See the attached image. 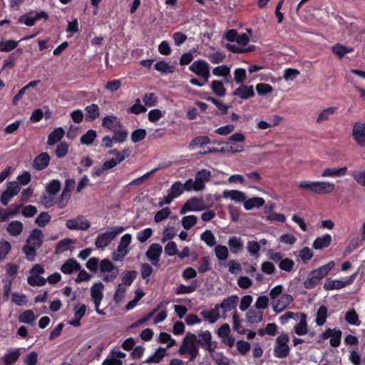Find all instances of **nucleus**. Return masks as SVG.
<instances>
[{"mask_svg": "<svg viewBox=\"0 0 365 365\" xmlns=\"http://www.w3.org/2000/svg\"><path fill=\"white\" fill-rule=\"evenodd\" d=\"M225 38L230 42L227 43L226 48L231 52L241 53L253 50V46L246 47L250 41V36L245 33L238 34L236 30L230 29L225 34Z\"/></svg>", "mask_w": 365, "mask_h": 365, "instance_id": "1", "label": "nucleus"}, {"mask_svg": "<svg viewBox=\"0 0 365 365\" xmlns=\"http://www.w3.org/2000/svg\"><path fill=\"white\" fill-rule=\"evenodd\" d=\"M283 286L278 284L274 287L269 294L273 311L277 314L284 311L294 300L292 295L283 293Z\"/></svg>", "mask_w": 365, "mask_h": 365, "instance_id": "2", "label": "nucleus"}, {"mask_svg": "<svg viewBox=\"0 0 365 365\" xmlns=\"http://www.w3.org/2000/svg\"><path fill=\"white\" fill-rule=\"evenodd\" d=\"M335 266L334 261H331L329 263L312 270L308 274L307 278L304 282V286L306 289H311L314 288Z\"/></svg>", "mask_w": 365, "mask_h": 365, "instance_id": "3", "label": "nucleus"}, {"mask_svg": "<svg viewBox=\"0 0 365 365\" xmlns=\"http://www.w3.org/2000/svg\"><path fill=\"white\" fill-rule=\"evenodd\" d=\"M124 231L122 226L109 227L105 232L100 234L95 241L97 248L103 249L107 247L112 240Z\"/></svg>", "mask_w": 365, "mask_h": 365, "instance_id": "4", "label": "nucleus"}, {"mask_svg": "<svg viewBox=\"0 0 365 365\" xmlns=\"http://www.w3.org/2000/svg\"><path fill=\"white\" fill-rule=\"evenodd\" d=\"M132 235L125 234L120 238L119 245L115 251L112 253V259L116 262H121L129 252V245L131 243Z\"/></svg>", "mask_w": 365, "mask_h": 365, "instance_id": "5", "label": "nucleus"}, {"mask_svg": "<svg viewBox=\"0 0 365 365\" xmlns=\"http://www.w3.org/2000/svg\"><path fill=\"white\" fill-rule=\"evenodd\" d=\"M358 273L355 272L349 277L344 279L328 278L324 283V289L327 291L341 289L348 285L351 284L355 280Z\"/></svg>", "mask_w": 365, "mask_h": 365, "instance_id": "6", "label": "nucleus"}, {"mask_svg": "<svg viewBox=\"0 0 365 365\" xmlns=\"http://www.w3.org/2000/svg\"><path fill=\"white\" fill-rule=\"evenodd\" d=\"M46 194L42 196V202L46 207H51L56 202V196L61 189V182L58 180H53L46 187Z\"/></svg>", "mask_w": 365, "mask_h": 365, "instance_id": "7", "label": "nucleus"}, {"mask_svg": "<svg viewBox=\"0 0 365 365\" xmlns=\"http://www.w3.org/2000/svg\"><path fill=\"white\" fill-rule=\"evenodd\" d=\"M289 337L287 334H281L276 339L274 348V354L277 358H284L289 354L288 342Z\"/></svg>", "mask_w": 365, "mask_h": 365, "instance_id": "8", "label": "nucleus"}, {"mask_svg": "<svg viewBox=\"0 0 365 365\" xmlns=\"http://www.w3.org/2000/svg\"><path fill=\"white\" fill-rule=\"evenodd\" d=\"M208 207L204 203L202 198L193 197L185 202L181 207L180 213L185 215L188 212H199L207 209Z\"/></svg>", "mask_w": 365, "mask_h": 365, "instance_id": "9", "label": "nucleus"}, {"mask_svg": "<svg viewBox=\"0 0 365 365\" xmlns=\"http://www.w3.org/2000/svg\"><path fill=\"white\" fill-rule=\"evenodd\" d=\"M190 71L207 81L210 77V65L202 59L194 61L189 67Z\"/></svg>", "mask_w": 365, "mask_h": 365, "instance_id": "10", "label": "nucleus"}, {"mask_svg": "<svg viewBox=\"0 0 365 365\" xmlns=\"http://www.w3.org/2000/svg\"><path fill=\"white\" fill-rule=\"evenodd\" d=\"M41 19L47 20L48 14L41 11L40 12L30 11L26 14L21 15L19 19L20 24H25L28 26H34L38 21Z\"/></svg>", "mask_w": 365, "mask_h": 365, "instance_id": "11", "label": "nucleus"}, {"mask_svg": "<svg viewBox=\"0 0 365 365\" xmlns=\"http://www.w3.org/2000/svg\"><path fill=\"white\" fill-rule=\"evenodd\" d=\"M20 191V186L18 182L11 181L7 184V187L0 197V202L3 205H7L10 200Z\"/></svg>", "mask_w": 365, "mask_h": 365, "instance_id": "12", "label": "nucleus"}, {"mask_svg": "<svg viewBox=\"0 0 365 365\" xmlns=\"http://www.w3.org/2000/svg\"><path fill=\"white\" fill-rule=\"evenodd\" d=\"M163 252V247L158 243L151 244L145 256L154 266H159L160 255Z\"/></svg>", "mask_w": 365, "mask_h": 365, "instance_id": "13", "label": "nucleus"}, {"mask_svg": "<svg viewBox=\"0 0 365 365\" xmlns=\"http://www.w3.org/2000/svg\"><path fill=\"white\" fill-rule=\"evenodd\" d=\"M66 226L69 230H86L90 227L91 224L85 217L80 215L76 218L68 220Z\"/></svg>", "mask_w": 365, "mask_h": 365, "instance_id": "14", "label": "nucleus"}, {"mask_svg": "<svg viewBox=\"0 0 365 365\" xmlns=\"http://www.w3.org/2000/svg\"><path fill=\"white\" fill-rule=\"evenodd\" d=\"M352 135L356 143L361 147H365V123L357 122L354 125Z\"/></svg>", "mask_w": 365, "mask_h": 365, "instance_id": "15", "label": "nucleus"}, {"mask_svg": "<svg viewBox=\"0 0 365 365\" xmlns=\"http://www.w3.org/2000/svg\"><path fill=\"white\" fill-rule=\"evenodd\" d=\"M297 323L294 327V331L299 336H303L308 333L307 316L304 313H298L294 319Z\"/></svg>", "mask_w": 365, "mask_h": 365, "instance_id": "16", "label": "nucleus"}, {"mask_svg": "<svg viewBox=\"0 0 365 365\" xmlns=\"http://www.w3.org/2000/svg\"><path fill=\"white\" fill-rule=\"evenodd\" d=\"M104 285L102 282H96L91 287V297L95 307L101 305L103 299Z\"/></svg>", "mask_w": 365, "mask_h": 365, "instance_id": "17", "label": "nucleus"}, {"mask_svg": "<svg viewBox=\"0 0 365 365\" xmlns=\"http://www.w3.org/2000/svg\"><path fill=\"white\" fill-rule=\"evenodd\" d=\"M335 190V185L329 181H314V193L317 195H327Z\"/></svg>", "mask_w": 365, "mask_h": 365, "instance_id": "18", "label": "nucleus"}, {"mask_svg": "<svg viewBox=\"0 0 365 365\" xmlns=\"http://www.w3.org/2000/svg\"><path fill=\"white\" fill-rule=\"evenodd\" d=\"M196 343H197V336L196 335H195V334L187 335L186 336V338L185 339V340L180 349V353H182V354H185V353L189 354L190 352L195 353V351L196 350H198L197 347L196 346Z\"/></svg>", "mask_w": 365, "mask_h": 365, "instance_id": "19", "label": "nucleus"}, {"mask_svg": "<svg viewBox=\"0 0 365 365\" xmlns=\"http://www.w3.org/2000/svg\"><path fill=\"white\" fill-rule=\"evenodd\" d=\"M211 177V172L206 169H202L197 172L195 175V183L197 189L202 190L205 188V183L209 181Z\"/></svg>", "mask_w": 365, "mask_h": 365, "instance_id": "20", "label": "nucleus"}, {"mask_svg": "<svg viewBox=\"0 0 365 365\" xmlns=\"http://www.w3.org/2000/svg\"><path fill=\"white\" fill-rule=\"evenodd\" d=\"M211 339V333L209 331H204L197 336V343L204 346L207 351H212L215 346L212 344Z\"/></svg>", "mask_w": 365, "mask_h": 365, "instance_id": "21", "label": "nucleus"}, {"mask_svg": "<svg viewBox=\"0 0 365 365\" xmlns=\"http://www.w3.org/2000/svg\"><path fill=\"white\" fill-rule=\"evenodd\" d=\"M121 125L119 118L113 114L108 115L102 120V126L110 131H115Z\"/></svg>", "mask_w": 365, "mask_h": 365, "instance_id": "22", "label": "nucleus"}, {"mask_svg": "<svg viewBox=\"0 0 365 365\" xmlns=\"http://www.w3.org/2000/svg\"><path fill=\"white\" fill-rule=\"evenodd\" d=\"M87 307L85 304L76 305L74 307V317L68 324L75 327L81 326V319L84 317Z\"/></svg>", "mask_w": 365, "mask_h": 365, "instance_id": "23", "label": "nucleus"}, {"mask_svg": "<svg viewBox=\"0 0 365 365\" xmlns=\"http://www.w3.org/2000/svg\"><path fill=\"white\" fill-rule=\"evenodd\" d=\"M348 170L346 167H341L339 168H326L321 173L322 178H340L347 174Z\"/></svg>", "mask_w": 365, "mask_h": 365, "instance_id": "24", "label": "nucleus"}, {"mask_svg": "<svg viewBox=\"0 0 365 365\" xmlns=\"http://www.w3.org/2000/svg\"><path fill=\"white\" fill-rule=\"evenodd\" d=\"M21 348L11 349L2 357L4 365H14L21 353Z\"/></svg>", "mask_w": 365, "mask_h": 365, "instance_id": "25", "label": "nucleus"}, {"mask_svg": "<svg viewBox=\"0 0 365 365\" xmlns=\"http://www.w3.org/2000/svg\"><path fill=\"white\" fill-rule=\"evenodd\" d=\"M26 243L38 249L43 243L42 231L38 229H34L26 240Z\"/></svg>", "mask_w": 365, "mask_h": 365, "instance_id": "26", "label": "nucleus"}, {"mask_svg": "<svg viewBox=\"0 0 365 365\" xmlns=\"http://www.w3.org/2000/svg\"><path fill=\"white\" fill-rule=\"evenodd\" d=\"M200 315L205 320L210 324H214L220 318L219 306L215 305L212 309H205L200 312Z\"/></svg>", "mask_w": 365, "mask_h": 365, "instance_id": "27", "label": "nucleus"}, {"mask_svg": "<svg viewBox=\"0 0 365 365\" xmlns=\"http://www.w3.org/2000/svg\"><path fill=\"white\" fill-rule=\"evenodd\" d=\"M81 264L73 258L67 259L61 266V271L65 274H71L74 272L79 271Z\"/></svg>", "mask_w": 365, "mask_h": 365, "instance_id": "28", "label": "nucleus"}, {"mask_svg": "<svg viewBox=\"0 0 365 365\" xmlns=\"http://www.w3.org/2000/svg\"><path fill=\"white\" fill-rule=\"evenodd\" d=\"M222 197L224 198H229L231 200L238 203H244V201L246 199L245 193L237 190H225L222 192Z\"/></svg>", "mask_w": 365, "mask_h": 365, "instance_id": "29", "label": "nucleus"}, {"mask_svg": "<svg viewBox=\"0 0 365 365\" xmlns=\"http://www.w3.org/2000/svg\"><path fill=\"white\" fill-rule=\"evenodd\" d=\"M239 298L236 295L230 296L227 298H225L222 300L220 304H217L219 306V309L221 308L224 314L231 311L237 306L238 303Z\"/></svg>", "mask_w": 365, "mask_h": 365, "instance_id": "30", "label": "nucleus"}, {"mask_svg": "<svg viewBox=\"0 0 365 365\" xmlns=\"http://www.w3.org/2000/svg\"><path fill=\"white\" fill-rule=\"evenodd\" d=\"M233 95L239 96L242 99H248L252 98L255 96L253 86H241L234 91Z\"/></svg>", "mask_w": 365, "mask_h": 365, "instance_id": "31", "label": "nucleus"}, {"mask_svg": "<svg viewBox=\"0 0 365 365\" xmlns=\"http://www.w3.org/2000/svg\"><path fill=\"white\" fill-rule=\"evenodd\" d=\"M76 243V240L65 238L60 240L56 246L55 252L61 254L68 250H71L73 245Z\"/></svg>", "mask_w": 365, "mask_h": 365, "instance_id": "32", "label": "nucleus"}, {"mask_svg": "<svg viewBox=\"0 0 365 365\" xmlns=\"http://www.w3.org/2000/svg\"><path fill=\"white\" fill-rule=\"evenodd\" d=\"M337 109V107L335 106H331L323 109L319 113L316 118V122L317 123H322L324 121L329 120L331 117L336 112Z\"/></svg>", "mask_w": 365, "mask_h": 365, "instance_id": "33", "label": "nucleus"}, {"mask_svg": "<svg viewBox=\"0 0 365 365\" xmlns=\"http://www.w3.org/2000/svg\"><path fill=\"white\" fill-rule=\"evenodd\" d=\"M86 120L88 121H93L100 116V109L97 104L92 103L85 108Z\"/></svg>", "mask_w": 365, "mask_h": 365, "instance_id": "34", "label": "nucleus"}, {"mask_svg": "<svg viewBox=\"0 0 365 365\" xmlns=\"http://www.w3.org/2000/svg\"><path fill=\"white\" fill-rule=\"evenodd\" d=\"M49 161V155L46 153H42L34 159V166L36 169L41 170L48 165Z\"/></svg>", "mask_w": 365, "mask_h": 365, "instance_id": "35", "label": "nucleus"}, {"mask_svg": "<svg viewBox=\"0 0 365 365\" xmlns=\"http://www.w3.org/2000/svg\"><path fill=\"white\" fill-rule=\"evenodd\" d=\"M232 253L237 254L240 252L244 247V242L240 237L232 236L229 238L227 242Z\"/></svg>", "mask_w": 365, "mask_h": 365, "instance_id": "36", "label": "nucleus"}, {"mask_svg": "<svg viewBox=\"0 0 365 365\" xmlns=\"http://www.w3.org/2000/svg\"><path fill=\"white\" fill-rule=\"evenodd\" d=\"M265 201L262 197H255L252 198L245 199L243 205L246 210H251L253 208H259L264 205Z\"/></svg>", "mask_w": 365, "mask_h": 365, "instance_id": "37", "label": "nucleus"}, {"mask_svg": "<svg viewBox=\"0 0 365 365\" xmlns=\"http://www.w3.org/2000/svg\"><path fill=\"white\" fill-rule=\"evenodd\" d=\"M331 242V236L326 234L322 237H317L313 242V247L315 250H322L330 245Z\"/></svg>", "mask_w": 365, "mask_h": 365, "instance_id": "38", "label": "nucleus"}, {"mask_svg": "<svg viewBox=\"0 0 365 365\" xmlns=\"http://www.w3.org/2000/svg\"><path fill=\"white\" fill-rule=\"evenodd\" d=\"M65 131L61 127H58L52 131L47 140V144L52 145L58 143L64 135Z\"/></svg>", "mask_w": 365, "mask_h": 365, "instance_id": "39", "label": "nucleus"}, {"mask_svg": "<svg viewBox=\"0 0 365 365\" xmlns=\"http://www.w3.org/2000/svg\"><path fill=\"white\" fill-rule=\"evenodd\" d=\"M112 132L113 133V138L115 143L120 144L124 143L128 136V131L123 125L115 129V131Z\"/></svg>", "mask_w": 365, "mask_h": 365, "instance_id": "40", "label": "nucleus"}, {"mask_svg": "<svg viewBox=\"0 0 365 365\" xmlns=\"http://www.w3.org/2000/svg\"><path fill=\"white\" fill-rule=\"evenodd\" d=\"M24 225L21 222L14 220L11 222L6 228L7 232L11 236H19L23 231Z\"/></svg>", "mask_w": 365, "mask_h": 365, "instance_id": "41", "label": "nucleus"}, {"mask_svg": "<svg viewBox=\"0 0 365 365\" xmlns=\"http://www.w3.org/2000/svg\"><path fill=\"white\" fill-rule=\"evenodd\" d=\"M166 355V348L159 347L152 355H150L145 363H160Z\"/></svg>", "mask_w": 365, "mask_h": 365, "instance_id": "42", "label": "nucleus"}, {"mask_svg": "<svg viewBox=\"0 0 365 365\" xmlns=\"http://www.w3.org/2000/svg\"><path fill=\"white\" fill-rule=\"evenodd\" d=\"M210 88L213 93L218 97H223L226 94V88L221 81H212L210 84Z\"/></svg>", "mask_w": 365, "mask_h": 365, "instance_id": "43", "label": "nucleus"}, {"mask_svg": "<svg viewBox=\"0 0 365 365\" xmlns=\"http://www.w3.org/2000/svg\"><path fill=\"white\" fill-rule=\"evenodd\" d=\"M247 319L250 324H259L262 321L263 319V311L250 309L247 312Z\"/></svg>", "mask_w": 365, "mask_h": 365, "instance_id": "44", "label": "nucleus"}, {"mask_svg": "<svg viewBox=\"0 0 365 365\" xmlns=\"http://www.w3.org/2000/svg\"><path fill=\"white\" fill-rule=\"evenodd\" d=\"M155 69L163 74L172 73L175 71L174 66L170 65L165 61H160L155 63Z\"/></svg>", "mask_w": 365, "mask_h": 365, "instance_id": "45", "label": "nucleus"}, {"mask_svg": "<svg viewBox=\"0 0 365 365\" xmlns=\"http://www.w3.org/2000/svg\"><path fill=\"white\" fill-rule=\"evenodd\" d=\"M214 252L219 261H225L229 257L228 248L222 245H217L214 248Z\"/></svg>", "mask_w": 365, "mask_h": 365, "instance_id": "46", "label": "nucleus"}, {"mask_svg": "<svg viewBox=\"0 0 365 365\" xmlns=\"http://www.w3.org/2000/svg\"><path fill=\"white\" fill-rule=\"evenodd\" d=\"M35 314L32 310H26L20 314L18 317V320L21 323L33 324L35 322Z\"/></svg>", "mask_w": 365, "mask_h": 365, "instance_id": "47", "label": "nucleus"}, {"mask_svg": "<svg viewBox=\"0 0 365 365\" xmlns=\"http://www.w3.org/2000/svg\"><path fill=\"white\" fill-rule=\"evenodd\" d=\"M20 41H15L12 39L1 40L0 41V51L1 52H9L15 49Z\"/></svg>", "mask_w": 365, "mask_h": 365, "instance_id": "48", "label": "nucleus"}, {"mask_svg": "<svg viewBox=\"0 0 365 365\" xmlns=\"http://www.w3.org/2000/svg\"><path fill=\"white\" fill-rule=\"evenodd\" d=\"M247 250L249 255L251 257H253L256 259L259 258L260 256L259 250V243H257V241L255 240H249L247 242Z\"/></svg>", "mask_w": 365, "mask_h": 365, "instance_id": "49", "label": "nucleus"}, {"mask_svg": "<svg viewBox=\"0 0 365 365\" xmlns=\"http://www.w3.org/2000/svg\"><path fill=\"white\" fill-rule=\"evenodd\" d=\"M200 240L209 247H213L216 245L215 237L212 232L209 230H206L200 235Z\"/></svg>", "mask_w": 365, "mask_h": 365, "instance_id": "50", "label": "nucleus"}, {"mask_svg": "<svg viewBox=\"0 0 365 365\" xmlns=\"http://www.w3.org/2000/svg\"><path fill=\"white\" fill-rule=\"evenodd\" d=\"M327 317V309L325 306H321L317 312L316 324L318 326H322L325 324Z\"/></svg>", "mask_w": 365, "mask_h": 365, "instance_id": "51", "label": "nucleus"}, {"mask_svg": "<svg viewBox=\"0 0 365 365\" xmlns=\"http://www.w3.org/2000/svg\"><path fill=\"white\" fill-rule=\"evenodd\" d=\"M212 74L217 77L227 78L230 75V68L227 65H221L213 68Z\"/></svg>", "mask_w": 365, "mask_h": 365, "instance_id": "52", "label": "nucleus"}, {"mask_svg": "<svg viewBox=\"0 0 365 365\" xmlns=\"http://www.w3.org/2000/svg\"><path fill=\"white\" fill-rule=\"evenodd\" d=\"M160 343L167 344L166 349L175 345L176 341L171 335L166 332H161L158 338Z\"/></svg>", "mask_w": 365, "mask_h": 365, "instance_id": "53", "label": "nucleus"}, {"mask_svg": "<svg viewBox=\"0 0 365 365\" xmlns=\"http://www.w3.org/2000/svg\"><path fill=\"white\" fill-rule=\"evenodd\" d=\"M11 301L18 306H25L29 300L26 295L15 292L11 294Z\"/></svg>", "mask_w": 365, "mask_h": 365, "instance_id": "54", "label": "nucleus"}, {"mask_svg": "<svg viewBox=\"0 0 365 365\" xmlns=\"http://www.w3.org/2000/svg\"><path fill=\"white\" fill-rule=\"evenodd\" d=\"M11 250V244L4 240L0 241V262L6 259L8 254Z\"/></svg>", "mask_w": 365, "mask_h": 365, "instance_id": "55", "label": "nucleus"}, {"mask_svg": "<svg viewBox=\"0 0 365 365\" xmlns=\"http://www.w3.org/2000/svg\"><path fill=\"white\" fill-rule=\"evenodd\" d=\"M331 50L339 58H342L345 54L353 51L352 48L346 47L339 43L332 46Z\"/></svg>", "mask_w": 365, "mask_h": 365, "instance_id": "56", "label": "nucleus"}, {"mask_svg": "<svg viewBox=\"0 0 365 365\" xmlns=\"http://www.w3.org/2000/svg\"><path fill=\"white\" fill-rule=\"evenodd\" d=\"M137 272L135 271H127L123 274L122 283L124 287H129L131 285L135 279Z\"/></svg>", "mask_w": 365, "mask_h": 365, "instance_id": "57", "label": "nucleus"}, {"mask_svg": "<svg viewBox=\"0 0 365 365\" xmlns=\"http://www.w3.org/2000/svg\"><path fill=\"white\" fill-rule=\"evenodd\" d=\"M146 110V108L141 104L139 98H137L135 103L127 110L128 113L135 115L145 113Z\"/></svg>", "mask_w": 365, "mask_h": 365, "instance_id": "58", "label": "nucleus"}, {"mask_svg": "<svg viewBox=\"0 0 365 365\" xmlns=\"http://www.w3.org/2000/svg\"><path fill=\"white\" fill-rule=\"evenodd\" d=\"M349 360L353 365H361V355L358 348L351 349L349 351Z\"/></svg>", "mask_w": 365, "mask_h": 365, "instance_id": "59", "label": "nucleus"}, {"mask_svg": "<svg viewBox=\"0 0 365 365\" xmlns=\"http://www.w3.org/2000/svg\"><path fill=\"white\" fill-rule=\"evenodd\" d=\"M153 230L150 227H148L138 232L136 238L140 243H144L153 235Z\"/></svg>", "mask_w": 365, "mask_h": 365, "instance_id": "60", "label": "nucleus"}, {"mask_svg": "<svg viewBox=\"0 0 365 365\" xmlns=\"http://www.w3.org/2000/svg\"><path fill=\"white\" fill-rule=\"evenodd\" d=\"M184 191L182 183L180 181L175 182L169 189L168 192L175 197L177 198L182 194Z\"/></svg>", "mask_w": 365, "mask_h": 365, "instance_id": "61", "label": "nucleus"}, {"mask_svg": "<svg viewBox=\"0 0 365 365\" xmlns=\"http://www.w3.org/2000/svg\"><path fill=\"white\" fill-rule=\"evenodd\" d=\"M127 287L123 286V284H118L115 292L113 299L116 304H120L123 301Z\"/></svg>", "mask_w": 365, "mask_h": 365, "instance_id": "62", "label": "nucleus"}, {"mask_svg": "<svg viewBox=\"0 0 365 365\" xmlns=\"http://www.w3.org/2000/svg\"><path fill=\"white\" fill-rule=\"evenodd\" d=\"M97 136L96 132L94 130H88L81 138V143L84 145L91 144Z\"/></svg>", "mask_w": 365, "mask_h": 365, "instance_id": "63", "label": "nucleus"}, {"mask_svg": "<svg viewBox=\"0 0 365 365\" xmlns=\"http://www.w3.org/2000/svg\"><path fill=\"white\" fill-rule=\"evenodd\" d=\"M351 175L358 184L365 187V170H354Z\"/></svg>", "mask_w": 365, "mask_h": 365, "instance_id": "64", "label": "nucleus"}]
</instances>
